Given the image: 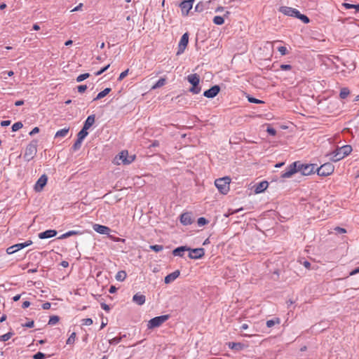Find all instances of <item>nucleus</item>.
Returning a JSON list of instances; mask_svg holds the SVG:
<instances>
[{
  "label": "nucleus",
  "instance_id": "nucleus-1",
  "mask_svg": "<svg viewBox=\"0 0 359 359\" xmlns=\"http://www.w3.org/2000/svg\"><path fill=\"white\" fill-rule=\"evenodd\" d=\"M352 151V147L351 145H344L340 147H337L330 154V160L334 162H337L346 156H348Z\"/></svg>",
  "mask_w": 359,
  "mask_h": 359
},
{
  "label": "nucleus",
  "instance_id": "nucleus-2",
  "mask_svg": "<svg viewBox=\"0 0 359 359\" xmlns=\"http://www.w3.org/2000/svg\"><path fill=\"white\" fill-rule=\"evenodd\" d=\"M135 155L129 156L127 150H123L115 156L113 163L117 165L121 164L129 165L135 160Z\"/></svg>",
  "mask_w": 359,
  "mask_h": 359
},
{
  "label": "nucleus",
  "instance_id": "nucleus-3",
  "mask_svg": "<svg viewBox=\"0 0 359 359\" xmlns=\"http://www.w3.org/2000/svg\"><path fill=\"white\" fill-rule=\"evenodd\" d=\"M230 183L231 178L229 177L219 178L215 181V185L222 194H226L229 191Z\"/></svg>",
  "mask_w": 359,
  "mask_h": 359
},
{
  "label": "nucleus",
  "instance_id": "nucleus-4",
  "mask_svg": "<svg viewBox=\"0 0 359 359\" xmlns=\"http://www.w3.org/2000/svg\"><path fill=\"white\" fill-rule=\"evenodd\" d=\"M169 318L168 315H163L151 319L147 323L148 329H154L160 327Z\"/></svg>",
  "mask_w": 359,
  "mask_h": 359
},
{
  "label": "nucleus",
  "instance_id": "nucleus-5",
  "mask_svg": "<svg viewBox=\"0 0 359 359\" xmlns=\"http://www.w3.org/2000/svg\"><path fill=\"white\" fill-rule=\"evenodd\" d=\"M334 166L331 163H326L318 168V175L323 177H327L333 173Z\"/></svg>",
  "mask_w": 359,
  "mask_h": 359
},
{
  "label": "nucleus",
  "instance_id": "nucleus-6",
  "mask_svg": "<svg viewBox=\"0 0 359 359\" xmlns=\"http://www.w3.org/2000/svg\"><path fill=\"white\" fill-rule=\"evenodd\" d=\"M36 145L35 144H29L27 146L25 152L24 154V158L27 161H29L34 158L36 154Z\"/></svg>",
  "mask_w": 359,
  "mask_h": 359
},
{
  "label": "nucleus",
  "instance_id": "nucleus-7",
  "mask_svg": "<svg viewBox=\"0 0 359 359\" xmlns=\"http://www.w3.org/2000/svg\"><path fill=\"white\" fill-rule=\"evenodd\" d=\"M298 165H299L298 161L294 162L292 164H290L287 168L285 171H284L281 174V177L282 178H289V177H292L294 174H295L296 172H298V167H297Z\"/></svg>",
  "mask_w": 359,
  "mask_h": 359
},
{
  "label": "nucleus",
  "instance_id": "nucleus-8",
  "mask_svg": "<svg viewBox=\"0 0 359 359\" xmlns=\"http://www.w3.org/2000/svg\"><path fill=\"white\" fill-rule=\"evenodd\" d=\"M188 43H189V34L187 32H186L182 36L180 41L179 42L178 50L176 53L177 55H180L184 53V51L185 50V49L188 45Z\"/></svg>",
  "mask_w": 359,
  "mask_h": 359
},
{
  "label": "nucleus",
  "instance_id": "nucleus-9",
  "mask_svg": "<svg viewBox=\"0 0 359 359\" xmlns=\"http://www.w3.org/2000/svg\"><path fill=\"white\" fill-rule=\"evenodd\" d=\"M189 257L192 259H198L204 257L205 255V250L203 248L191 249L189 248L188 250Z\"/></svg>",
  "mask_w": 359,
  "mask_h": 359
},
{
  "label": "nucleus",
  "instance_id": "nucleus-10",
  "mask_svg": "<svg viewBox=\"0 0 359 359\" xmlns=\"http://www.w3.org/2000/svg\"><path fill=\"white\" fill-rule=\"evenodd\" d=\"M32 244V241H30V240L29 241H27L25 243H18V244L13 245L11 246V247L8 248L7 250H6V252L8 254H13V253L16 252L18 250L25 248V247L31 245Z\"/></svg>",
  "mask_w": 359,
  "mask_h": 359
},
{
  "label": "nucleus",
  "instance_id": "nucleus-11",
  "mask_svg": "<svg viewBox=\"0 0 359 359\" xmlns=\"http://www.w3.org/2000/svg\"><path fill=\"white\" fill-rule=\"evenodd\" d=\"M298 171L304 175H309L314 172L315 166L313 164H301L299 162Z\"/></svg>",
  "mask_w": 359,
  "mask_h": 359
},
{
  "label": "nucleus",
  "instance_id": "nucleus-12",
  "mask_svg": "<svg viewBox=\"0 0 359 359\" xmlns=\"http://www.w3.org/2000/svg\"><path fill=\"white\" fill-rule=\"evenodd\" d=\"M194 0H184L180 4V7L182 10L183 15L187 16L189 11L193 7V3Z\"/></svg>",
  "mask_w": 359,
  "mask_h": 359
},
{
  "label": "nucleus",
  "instance_id": "nucleus-13",
  "mask_svg": "<svg viewBox=\"0 0 359 359\" xmlns=\"http://www.w3.org/2000/svg\"><path fill=\"white\" fill-rule=\"evenodd\" d=\"M187 81L192 85L189 90H197L196 88L200 82V76L197 74H191L187 76ZM198 90H201L200 88Z\"/></svg>",
  "mask_w": 359,
  "mask_h": 359
},
{
  "label": "nucleus",
  "instance_id": "nucleus-14",
  "mask_svg": "<svg viewBox=\"0 0 359 359\" xmlns=\"http://www.w3.org/2000/svg\"><path fill=\"white\" fill-rule=\"evenodd\" d=\"M48 181V177L46 175H41L39 180L36 181L35 185H34V190L36 191H41L43 189V187L46 186Z\"/></svg>",
  "mask_w": 359,
  "mask_h": 359
},
{
  "label": "nucleus",
  "instance_id": "nucleus-15",
  "mask_svg": "<svg viewBox=\"0 0 359 359\" xmlns=\"http://www.w3.org/2000/svg\"><path fill=\"white\" fill-rule=\"evenodd\" d=\"M279 11L287 16L296 17L298 13V10L288 6H281Z\"/></svg>",
  "mask_w": 359,
  "mask_h": 359
},
{
  "label": "nucleus",
  "instance_id": "nucleus-16",
  "mask_svg": "<svg viewBox=\"0 0 359 359\" xmlns=\"http://www.w3.org/2000/svg\"><path fill=\"white\" fill-rule=\"evenodd\" d=\"M93 229L95 231L100 234L109 235V233L111 231V229L108 226L101 225L99 224H93Z\"/></svg>",
  "mask_w": 359,
  "mask_h": 359
},
{
  "label": "nucleus",
  "instance_id": "nucleus-17",
  "mask_svg": "<svg viewBox=\"0 0 359 359\" xmlns=\"http://www.w3.org/2000/svg\"><path fill=\"white\" fill-rule=\"evenodd\" d=\"M269 187L267 181H262L255 185V193L260 194L264 192Z\"/></svg>",
  "mask_w": 359,
  "mask_h": 359
},
{
  "label": "nucleus",
  "instance_id": "nucleus-18",
  "mask_svg": "<svg viewBox=\"0 0 359 359\" xmlns=\"http://www.w3.org/2000/svg\"><path fill=\"white\" fill-rule=\"evenodd\" d=\"M56 234L57 231L55 230L49 229L43 232L39 233V238L40 239L50 238L54 237L55 236H56Z\"/></svg>",
  "mask_w": 359,
  "mask_h": 359
},
{
  "label": "nucleus",
  "instance_id": "nucleus-19",
  "mask_svg": "<svg viewBox=\"0 0 359 359\" xmlns=\"http://www.w3.org/2000/svg\"><path fill=\"white\" fill-rule=\"evenodd\" d=\"M180 274V271L179 270H176L174 272L168 274L165 277V283L169 284L176 280Z\"/></svg>",
  "mask_w": 359,
  "mask_h": 359
},
{
  "label": "nucleus",
  "instance_id": "nucleus-20",
  "mask_svg": "<svg viewBox=\"0 0 359 359\" xmlns=\"http://www.w3.org/2000/svg\"><path fill=\"white\" fill-rule=\"evenodd\" d=\"M180 222L184 225H189L192 223V219L191 214L189 212H184L180 216Z\"/></svg>",
  "mask_w": 359,
  "mask_h": 359
},
{
  "label": "nucleus",
  "instance_id": "nucleus-21",
  "mask_svg": "<svg viewBox=\"0 0 359 359\" xmlns=\"http://www.w3.org/2000/svg\"><path fill=\"white\" fill-rule=\"evenodd\" d=\"M210 3V1H207L205 2L199 1L195 6V11L198 13L203 12L205 9H207L208 8V5Z\"/></svg>",
  "mask_w": 359,
  "mask_h": 359
},
{
  "label": "nucleus",
  "instance_id": "nucleus-22",
  "mask_svg": "<svg viewBox=\"0 0 359 359\" xmlns=\"http://www.w3.org/2000/svg\"><path fill=\"white\" fill-rule=\"evenodd\" d=\"M189 250V248L187 246H180L172 250V255L174 256L182 257L184 256V252L185 251H188Z\"/></svg>",
  "mask_w": 359,
  "mask_h": 359
},
{
  "label": "nucleus",
  "instance_id": "nucleus-23",
  "mask_svg": "<svg viewBox=\"0 0 359 359\" xmlns=\"http://www.w3.org/2000/svg\"><path fill=\"white\" fill-rule=\"evenodd\" d=\"M145 296L140 293H136L133 297V301L140 306L144 304L145 303Z\"/></svg>",
  "mask_w": 359,
  "mask_h": 359
},
{
  "label": "nucleus",
  "instance_id": "nucleus-24",
  "mask_svg": "<svg viewBox=\"0 0 359 359\" xmlns=\"http://www.w3.org/2000/svg\"><path fill=\"white\" fill-rule=\"evenodd\" d=\"M95 123V115H90L86 118L83 127L85 130H88Z\"/></svg>",
  "mask_w": 359,
  "mask_h": 359
},
{
  "label": "nucleus",
  "instance_id": "nucleus-25",
  "mask_svg": "<svg viewBox=\"0 0 359 359\" xmlns=\"http://www.w3.org/2000/svg\"><path fill=\"white\" fill-rule=\"evenodd\" d=\"M342 7L345 8L346 9H355V13L359 12V4H351L348 3H343L341 5Z\"/></svg>",
  "mask_w": 359,
  "mask_h": 359
},
{
  "label": "nucleus",
  "instance_id": "nucleus-26",
  "mask_svg": "<svg viewBox=\"0 0 359 359\" xmlns=\"http://www.w3.org/2000/svg\"><path fill=\"white\" fill-rule=\"evenodd\" d=\"M69 130V128H62V129L57 131V133L55 135V138H57V137H65L68 134Z\"/></svg>",
  "mask_w": 359,
  "mask_h": 359
},
{
  "label": "nucleus",
  "instance_id": "nucleus-27",
  "mask_svg": "<svg viewBox=\"0 0 359 359\" xmlns=\"http://www.w3.org/2000/svg\"><path fill=\"white\" fill-rule=\"evenodd\" d=\"M166 83V79L165 78H161L155 84H154L151 88V90H154L156 88H161Z\"/></svg>",
  "mask_w": 359,
  "mask_h": 359
},
{
  "label": "nucleus",
  "instance_id": "nucleus-28",
  "mask_svg": "<svg viewBox=\"0 0 359 359\" xmlns=\"http://www.w3.org/2000/svg\"><path fill=\"white\" fill-rule=\"evenodd\" d=\"M127 277L126 272L125 271H119L116 274V280L118 281H123Z\"/></svg>",
  "mask_w": 359,
  "mask_h": 359
},
{
  "label": "nucleus",
  "instance_id": "nucleus-29",
  "mask_svg": "<svg viewBox=\"0 0 359 359\" xmlns=\"http://www.w3.org/2000/svg\"><path fill=\"white\" fill-rule=\"evenodd\" d=\"M80 233H81L80 232L76 231H69L66 232L65 233L61 235L58 238L59 239H65L69 236L78 235Z\"/></svg>",
  "mask_w": 359,
  "mask_h": 359
},
{
  "label": "nucleus",
  "instance_id": "nucleus-30",
  "mask_svg": "<svg viewBox=\"0 0 359 359\" xmlns=\"http://www.w3.org/2000/svg\"><path fill=\"white\" fill-rule=\"evenodd\" d=\"M296 18L301 20L305 24H307L310 22L309 18L306 15L300 13L299 11H298Z\"/></svg>",
  "mask_w": 359,
  "mask_h": 359
},
{
  "label": "nucleus",
  "instance_id": "nucleus-31",
  "mask_svg": "<svg viewBox=\"0 0 359 359\" xmlns=\"http://www.w3.org/2000/svg\"><path fill=\"white\" fill-rule=\"evenodd\" d=\"M228 346L231 349H236L239 350L243 348V345L241 343H236V342H229L228 344Z\"/></svg>",
  "mask_w": 359,
  "mask_h": 359
},
{
  "label": "nucleus",
  "instance_id": "nucleus-32",
  "mask_svg": "<svg viewBox=\"0 0 359 359\" xmlns=\"http://www.w3.org/2000/svg\"><path fill=\"white\" fill-rule=\"evenodd\" d=\"M88 130H85L84 128H83L81 131L78 133L77 136L79 140H83V139L88 135V133L87 131Z\"/></svg>",
  "mask_w": 359,
  "mask_h": 359
},
{
  "label": "nucleus",
  "instance_id": "nucleus-33",
  "mask_svg": "<svg viewBox=\"0 0 359 359\" xmlns=\"http://www.w3.org/2000/svg\"><path fill=\"white\" fill-rule=\"evenodd\" d=\"M213 22L215 25H222L224 22V18L222 16H219V15L215 16L213 18Z\"/></svg>",
  "mask_w": 359,
  "mask_h": 359
},
{
  "label": "nucleus",
  "instance_id": "nucleus-34",
  "mask_svg": "<svg viewBox=\"0 0 359 359\" xmlns=\"http://www.w3.org/2000/svg\"><path fill=\"white\" fill-rule=\"evenodd\" d=\"M280 319L278 318L274 319V320H269L266 321V325L268 327H271L276 324L280 323Z\"/></svg>",
  "mask_w": 359,
  "mask_h": 359
},
{
  "label": "nucleus",
  "instance_id": "nucleus-35",
  "mask_svg": "<svg viewBox=\"0 0 359 359\" xmlns=\"http://www.w3.org/2000/svg\"><path fill=\"white\" fill-rule=\"evenodd\" d=\"M219 91H204L203 95L208 97V98H212L215 97Z\"/></svg>",
  "mask_w": 359,
  "mask_h": 359
},
{
  "label": "nucleus",
  "instance_id": "nucleus-36",
  "mask_svg": "<svg viewBox=\"0 0 359 359\" xmlns=\"http://www.w3.org/2000/svg\"><path fill=\"white\" fill-rule=\"evenodd\" d=\"M13 332H8L6 334H4L1 336H0V341H6L11 339V337L13 336Z\"/></svg>",
  "mask_w": 359,
  "mask_h": 359
},
{
  "label": "nucleus",
  "instance_id": "nucleus-37",
  "mask_svg": "<svg viewBox=\"0 0 359 359\" xmlns=\"http://www.w3.org/2000/svg\"><path fill=\"white\" fill-rule=\"evenodd\" d=\"M59 320L60 319H59L58 316H53L50 318V319L48 320V325H55L58 323Z\"/></svg>",
  "mask_w": 359,
  "mask_h": 359
},
{
  "label": "nucleus",
  "instance_id": "nucleus-38",
  "mask_svg": "<svg viewBox=\"0 0 359 359\" xmlns=\"http://www.w3.org/2000/svg\"><path fill=\"white\" fill-rule=\"evenodd\" d=\"M76 340V333L72 332L71 335L67 339L66 343L67 344H73L75 342Z\"/></svg>",
  "mask_w": 359,
  "mask_h": 359
},
{
  "label": "nucleus",
  "instance_id": "nucleus-39",
  "mask_svg": "<svg viewBox=\"0 0 359 359\" xmlns=\"http://www.w3.org/2000/svg\"><path fill=\"white\" fill-rule=\"evenodd\" d=\"M23 126L22 123L21 122H16L12 126V130L13 131H18L20 128H22Z\"/></svg>",
  "mask_w": 359,
  "mask_h": 359
},
{
  "label": "nucleus",
  "instance_id": "nucleus-40",
  "mask_svg": "<svg viewBox=\"0 0 359 359\" xmlns=\"http://www.w3.org/2000/svg\"><path fill=\"white\" fill-rule=\"evenodd\" d=\"M89 76H90V74L88 73L82 74L77 77L76 81L81 82V81L85 80L86 79L88 78Z\"/></svg>",
  "mask_w": 359,
  "mask_h": 359
},
{
  "label": "nucleus",
  "instance_id": "nucleus-41",
  "mask_svg": "<svg viewBox=\"0 0 359 359\" xmlns=\"http://www.w3.org/2000/svg\"><path fill=\"white\" fill-rule=\"evenodd\" d=\"M152 250L155 251V252H160L161 250H163V245H150L149 247Z\"/></svg>",
  "mask_w": 359,
  "mask_h": 359
},
{
  "label": "nucleus",
  "instance_id": "nucleus-42",
  "mask_svg": "<svg viewBox=\"0 0 359 359\" xmlns=\"http://www.w3.org/2000/svg\"><path fill=\"white\" fill-rule=\"evenodd\" d=\"M247 97L250 102L256 103V104L264 103L263 101L256 99V98H254L252 97H250L249 95H248Z\"/></svg>",
  "mask_w": 359,
  "mask_h": 359
},
{
  "label": "nucleus",
  "instance_id": "nucleus-43",
  "mask_svg": "<svg viewBox=\"0 0 359 359\" xmlns=\"http://www.w3.org/2000/svg\"><path fill=\"white\" fill-rule=\"evenodd\" d=\"M93 323V321L91 318H84L82 320V325L89 326Z\"/></svg>",
  "mask_w": 359,
  "mask_h": 359
},
{
  "label": "nucleus",
  "instance_id": "nucleus-44",
  "mask_svg": "<svg viewBox=\"0 0 359 359\" xmlns=\"http://www.w3.org/2000/svg\"><path fill=\"white\" fill-rule=\"evenodd\" d=\"M82 140L77 139L76 142L74 144L72 148L74 151L79 149L81 147Z\"/></svg>",
  "mask_w": 359,
  "mask_h": 359
},
{
  "label": "nucleus",
  "instance_id": "nucleus-45",
  "mask_svg": "<svg viewBox=\"0 0 359 359\" xmlns=\"http://www.w3.org/2000/svg\"><path fill=\"white\" fill-rule=\"evenodd\" d=\"M109 91H100V93L97 95L95 98H94V100H100L104 97H105Z\"/></svg>",
  "mask_w": 359,
  "mask_h": 359
},
{
  "label": "nucleus",
  "instance_id": "nucleus-46",
  "mask_svg": "<svg viewBox=\"0 0 359 359\" xmlns=\"http://www.w3.org/2000/svg\"><path fill=\"white\" fill-rule=\"evenodd\" d=\"M278 50L280 52V53L282 55H285L287 54V50L286 47H285V46L278 47Z\"/></svg>",
  "mask_w": 359,
  "mask_h": 359
},
{
  "label": "nucleus",
  "instance_id": "nucleus-47",
  "mask_svg": "<svg viewBox=\"0 0 359 359\" xmlns=\"http://www.w3.org/2000/svg\"><path fill=\"white\" fill-rule=\"evenodd\" d=\"M33 358L34 359H44L45 355L41 352H38L34 355Z\"/></svg>",
  "mask_w": 359,
  "mask_h": 359
},
{
  "label": "nucleus",
  "instance_id": "nucleus-48",
  "mask_svg": "<svg viewBox=\"0 0 359 359\" xmlns=\"http://www.w3.org/2000/svg\"><path fill=\"white\" fill-rule=\"evenodd\" d=\"M208 223V221L204 217H200L198 218V224L199 226H203L205 224H206Z\"/></svg>",
  "mask_w": 359,
  "mask_h": 359
},
{
  "label": "nucleus",
  "instance_id": "nucleus-49",
  "mask_svg": "<svg viewBox=\"0 0 359 359\" xmlns=\"http://www.w3.org/2000/svg\"><path fill=\"white\" fill-rule=\"evenodd\" d=\"M266 131L271 135L274 136V135H276V130L274 128H273L268 127L267 129H266Z\"/></svg>",
  "mask_w": 359,
  "mask_h": 359
},
{
  "label": "nucleus",
  "instance_id": "nucleus-50",
  "mask_svg": "<svg viewBox=\"0 0 359 359\" xmlns=\"http://www.w3.org/2000/svg\"><path fill=\"white\" fill-rule=\"evenodd\" d=\"M281 70H290L292 69V66L290 65H281L280 67Z\"/></svg>",
  "mask_w": 359,
  "mask_h": 359
},
{
  "label": "nucleus",
  "instance_id": "nucleus-51",
  "mask_svg": "<svg viewBox=\"0 0 359 359\" xmlns=\"http://www.w3.org/2000/svg\"><path fill=\"white\" fill-rule=\"evenodd\" d=\"M109 67V65L104 67L103 68H102L100 70H99L98 72H97L95 73V75L98 76V75H100L102 74L103 72H104Z\"/></svg>",
  "mask_w": 359,
  "mask_h": 359
},
{
  "label": "nucleus",
  "instance_id": "nucleus-52",
  "mask_svg": "<svg viewBox=\"0 0 359 359\" xmlns=\"http://www.w3.org/2000/svg\"><path fill=\"white\" fill-rule=\"evenodd\" d=\"M128 69H126L124 72H121V74L119 75L118 80H122L123 79H124L128 75Z\"/></svg>",
  "mask_w": 359,
  "mask_h": 359
},
{
  "label": "nucleus",
  "instance_id": "nucleus-53",
  "mask_svg": "<svg viewBox=\"0 0 359 359\" xmlns=\"http://www.w3.org/2000/svg\"><path fill=\"white\" fill-rule=\"evenodd\" d=\"M334 230L339 233H345L346 232V230L345 229L339 226L335 227Z\"/></svg>",
  "mask_w": 359,
  "mask_h": 359
},
{
  "label": "nucleus",
  "instance_id": "nucleus-54",
  "mask_svg": "<svg viewBox=\"0 0 359 359\" xmlns=\"http://www.w3.org/2000/svg\"><path fill=\"white\" fill-rule=\"evenodd\" d=\"M350 91H341L340 93V97L341 99H345L348 95Z\"/></svg>",
  "mask_w": 359,
  "mask_h": 359
},
{
  "label": "nucleus",
  "instance_id": "nucleus-55",
  "mask_svg": "<svg viewBox=\"0 0 359 359\" xmlns=\"http://www.w3.org/2000/svg\"><path fill=\"white\" fill-rule=\"evenodd\" d=\"M39 132V128L38 127L34 128L31 132L29 133L30 135H34V134H36Z\"/></svg>",
  "mask_w": 359,
  "mask_h": 359
},
{
  "label": "nucleus",
  "instance_id": "nucleus-56",
  "mask_svg": "<svg viewBox=\"0 0 359 359\" xmlns=\"http://www.w3.org/2000/svg\"><path fill=\"white\" fill-rule=\"evenodd\" d=\"M34 321H33V320H32V321H29V322H27V323H25L23 326L27 327H30V328H31V327H34Z\"/></svg>",
  "mask_w": 359,
  "mask_h": 359
},
{
  "label": "nucleus",
  "instance_id": "nucleus-57",
  "mask_svg": "<svg viewBox=\"0 0 359 359\" xmlns=\"http://www.w3.org/2000/svg\"><path fill=\"white\" fill-rule=\"evenodd\" d=\"M50 303L49 302H46L44 303L43 305H42V308L44 309V310H48L50 308Z\"/></svg>",
  "mask_w": 359,
  "mask_h": 359
},
{
  "label": "nucleus",
  "instance_id": "nucleus-58",
  "mask_svg": "<svg viewBox=\"0 0 359 359\" xmlns=\"http://www.w3.org/2000/svg\"><path fill=\"white\" fill-rule=\"evenodd\" d=\"M101 307L102 309H104L106 311H109L110 310L109 306L104 303L101 304Z\"/></svg>",
  "mask_w": 359,
  "mask_h": 359
},
{
  "label": "nucleus",
  "instance_id": "nucleus-59",
  "mask_svg": "<svg viewBox=\"0 0 359 359\" xmlns=\"http://www.w3.org/2000/svg\"><path fill=\"white\" fill-rule=\"evenodd\" d=\"M83 6V4H79L77 6H76L74 9L71 11V12L78 11H79Z\"/></svg>",
  "mask_w": 359,
  "mask_h": 359
},
{
  "label": "nucleus",
  "instance_id": "nucleus-60",
  "mask_svg": "<svg viewBox=\"0 0 359 359\" xmlns=\"http://www.w3.org/2000/svg\"><path fill=\"white\" fill-rule=\"evenodd\" d=\"M109 238H110L112 241H116V242H118V241H121L123 242V241H125L124 239H121V238H116V237H114V236H109Z\"/></svg>",
  "mask_w": 359,
  "mask_h": 359
},
{
  "label": "nucleus",
  "instance_id": "nucleus-61",
  "mask_svg": "<svg viewBox=\"0 0 359 359\" xmlns=\"http://www.w3.org/2000/svg\"><path fill=\"white\" fill-rule=\"evenodd\" d=\"M11 124V121H2L1 122V126H8Z\"/></svg>",
  "mask_w": 359,
  "mask_h": 359
},
{
  "label": "nucleus",
  "instance_id": "nucleus-62",
  "mask_svg": "<svg viewBox=\"0 0 359 359\" xmlns=\"http://www.w3.org/2000/svg\"><path fill=\"white\" fill-rule=\"evenodd\" d=\"M358 273H359V266L358 268H356L355 269L353 270L352 271H351L349 275L350 276H353V275H355V274H357Z\"/></svg>",
  "mask_w": 359,
  "mask_h": 359
},
{
  "label": "nucleus",
  "instance_id": "nucleus-63",
  "mask_svg": "<svg viewBox=\"0 0 359 359\" xmlns=\"http://www.w3.org/2000/svg\"><path fill=\"white\" fill-rule=\"evenodd\" d=\"M303 265L305 268L310 269H311V264L308 261H304L303 262Z\"/></svg>",
  "mask_w": 359,
  "mask_h": 359
},
{
  "label": "nucleus",
  "instance_id": "nucleus-64",
  "mask_svg": "<svg viewBox=\"0 0 359 359\" xmlns=\"http://www.w3.org/2000/svg\"><path fill=\"white\" fill-rule=\"evenodd\" d=\"M29 306H30V302L28 301H25L22 305L23 309H26V308L29 307Z\"/></svg>",
  "mask_w": 359,
  "mask_h": 359
}]
</instances>
